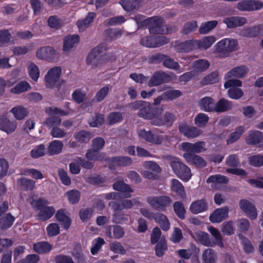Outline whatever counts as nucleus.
Instances as JSON below:
<instances>
[{"label": "nucleus", "instance_id": "nucleus-61", "mask_svg": "<svg viewBox=\"0 0 263 263\" xmlns=\"http://www.w3.org/2000/svg\"><path fill=\"white\" fill-rule=\"evenodd\" d=\"M62 122V119L57 116H51L47 118L44 121V124L48 127H54L59 126Z\"/></svg>", "mask_w": 263, "mask_h": 263}, {"label": "nucleus", "instance_id": "nucleus-43", "mask_svg": "<svg viewBox=\"0 0 263 263\" xmlns=\"http://www.w3.org/2000/svg\"><path fill=\"white\" fill-rule=\"evenodd\" d=\"M30 88L31 86L26 81H21L12 88L10 91L12 93L20 94L27 91Z\"/></svg>", "mask_w": 263, "mask_h": 263}, {"label": "nucleus", "instance_id": "nucleus-51", "mask_svg": "<svg viewBox=\"0 0 263 263\" xmlns=\"http://www.w3.org/2000/svg\"><path fill=\"white\" fill-rule=\"evenodd\" d=\"M222 233L226 235H231L234 233L233 222L232 221L224 222L221 227Z\"/></svg>", "mask_w": 263, "mask_h": 263}, {"label": "nucleus", "instance_id": "nucleus-37", "mask_svg": "<svg viewBox=\"0 0 263 263\" xmlns=\"http://www.w3.org/2000/svg\"><path fill=\"white\" fill-rule=\"evenodd\" d=\"M55 212V210L52 206H46L40 210L38 214L39 219L41 221H45L52 217Z\"/></svg>", "mask_w": 263, "mask_h": 263}, {"label": "nucleus", "instance_id": "nucleus-10", "mask_svg": "<svg viewBox=\"0 0 263 263\" xmlns=\"http://www.w3.org/2000/svg\"><path fill=\"white\" fill-rule=\"evenodd\" d=\"M61 74V68L54 67L51 68L45 76V81L48 87H52L58 81Z\"/></svg>", "mask_w": 263, "mask_h": 263}, {"label": "nucleus", "instance_id": "nucleus-39", "mask_svg": "<svg viewBox=\"0 0 263 263\" xmlns=\"http://www.w3.org/2000/svg\"><path fill=\"white\" fill-rule=\"evenodd\" d=\"M122 30L118 28H108L105 31L106 40L109 41L116 40L122 34Z\"/></svg>", "mask_w": 263, "mask_h": 263}, {"label": "nucleus", "instance_id": "nucleus-58", "mask_svg": "<svg viewBox=\"0 0 263 263\" xmlns=\"http://www.w3.org/2000/svg\"><path fill=\"white\" fill-rule=\"evenodd\" d=\"M10 111L17 120H22L27 116V111L26 109L21 107H13Z\"/></svg>", "mask_w": 263, "mask_h": 263}, {"label": "nucleus", "instance_id": "nucleus-4", "mask_svg": "<svg viewBox=\"0 0 263 263\" xmlns=\"http://www.w3.org/2000/svg\"><path fill=\"white\" fill-rule=\"evenodd\" d=\"M238 33L239 36L247 38L263 35V23L251 26H246L240 29Z\"/></svg>", "mask_w": 263, "mask_h": 263}, {"label": "nucleus", "instance_id": "nucleus-46", "mask_svg": "<svg viewBox=\"0 0 263 263\" xmlns=\"http://www.w3.org/2000/svg\"><path fill=\"white\" fill-rule=\"evenodd\" d=\"M219 81L218 73L217 71H213L205 77L201 81L203 85L213 84Z\"/></svg>", "mask_w": 263, "mask_h": 263}, {"label": "nucleus", "instance_id": "nucleus-26", "mask_svg": "<svg viewBox=\"0 0 263 263\" xmlns=\"http://www.w3.org/2000/svg\"><path fill=\"white\" fill-rule=\"evenodd\" d=\"M156 222L158 223L160 228L165 231H167L170 229V222L166 215L160 212L155 213V215L153 218Z\"/></svg>", "mask_w": 263, "mask_h": 263}, {"label": "nucleus", "instance_id": "nucleus-49", "mask_svg": "<svg viewBox=\"0 0 263 263\" xmlns=\"http://www.w3.org/2000/svg\"><path fill=\"white\" fill-rule=\"evenodd\" d=\"M113 162L121 166L130 165L133 163L132 159L127 156L115 157L113 158Z\"/></svg>", "mask_w": 263, "mask_h": 263}, {"label": "nucleus", "instance_id": "nucleus-1", "mask_svg": "<svg viewBox=\"0 0 263 263\" xmlns=\"http://www.w3.org/2000/svg\"><path fill=\"white\" fill-rule=\"evenodd\" d=\"M238 49V42L237 40L226 38L218 42L214 47V52L221 58L230 55L232 52Z\"/></svg>", "mask_w": 263, "mask_h": 263}, {"label": "nucleus", "instance_id": "nucleus-40", "mask_svg": "<svg viewBox=\"0 0 263 263\" xmlns=\"http://www.w3.org/2000/svg\"><path fill=\"white\" fill-rule=\"evenodd\" d=\"M218 24L216 20L208 21L201 24L199 28V32L200 34H206L214 29Z\"/></svg>", "mask_w": 263, "mask_h": 263}, {"label": "nucleus", "instance_id": "nucleus-48", "mask_svg": "<svg viewBox=\"0 0 263 263\" xmlns=\"http://www.w3.org/2000/svg\"><path fill=\"white\" fill-rule=\"evenodd\" d=\"M112 187L115 190L121 192L131 193L133 192L130 186L126 184L123 181L116 182L113 184Z\"/></svg>", "mask_w": 263, "mask_h": 263}, {"label": "nucleus", "instance_id": "nucleus-42", "mask_svg": "<svg viewBox=\"0 0 263 263\" xmlns=\"http://www.w3.org/2000/svg\"><path fill=\"white\" fill-rule=\"evenodd\" d=\"M244 131L245 128L243 126H239L237 127L235 132L232 133L230 135L229 138L227 140V144H232L238 140L242 136Z\"/></svg>", "mask_w": 263, "mask_h": 263}, {"label": "nucleus", "instance_id": "nucleus-20", "mask_svg": "<svg viewBox=\"0 0 263 263\" xmlns=\"http://www.w3.org/2000/svg\"><path fill=\"white\" fill-rule=\"evenodd\" d=\"M208 209V204L204 199L193 201L190 207V211L195 214L206 211Z\"/></svg>", "mask_w": 263, "mask_h": 263}, {"label": "nucleus", "instance_id": "nucleus-16", "mask_svg": "<svg viewBox=\"0 0 263 263\" xmlns=\"http://www.w3.org/2000/svg\"><path fill=\"white\" fill-rule=\"evenodd\" d=\"M63 41V51L68 52L77 46L80 41V36L77 34L68 35L64 37Z\"/></svg>", "mask_w": 263, "mask_h": 263}, {"label": "nucleus", "instance_id": "nucleus-47", "mask_svg": "<svg viewBox=\"0 0 263 263\" xmlns=\"http://www.w3.org/2000/svg\"><path fill=\"white\" fill-rule=\"evenodd\" d=\"M198 28L197 22L193 20L186 23L181 30V33L183 34H187L196 30Z\"/></svg>", "mask_w": 263, "mask_h": 263}, {"label": "nucleus", "instance_id": "nucleus-60", "mask_svg": "<svg viewBox=\"0 0 263 263\" xmlns=\"http://www.w3.org/2000/svg\"><path fill=\"white\" fill-rule=\"evenodd\" d=\"M50 134L54 138L62 139L67 136V133L59 126H55L50 130Z\"/></svg>", "mask_w": 263, "mask_h": 263}, {"label": "nucleus", "instance_id": "nucleus-9", "mask_svg": "<svg viewBox=\"0 0 263 263\" xmlns=\"http://www.w3.org/2000/svg\"><path fill=\"white\" fill-rule=\"evenodd\" d=\"M103 49L102 46H97L94 48L88 54L87 59V64L91 66L92 68H95L101 63V55Z\"/></svg>", "mask_w": 263, "mask_h": 263}, {"label": "nucleus", "instance_id": "nucleus-33", "mask_svg": "<svg viewBox=\"0 0 263 263\" xmlns=\"http://www.w3.org/2000/svg\"><path fill=\"white\" fill-rule=\"evenodd\" d=\"M52 245L47 241H41L33 245L34 251L39 254L48 253L52 249Z\"/></svg>", "mask_w": 263, "mask_h": 263}, {"label": "nucleus", "instance_id": "nucleus-29", "mask_svg": "<svg viewBox=\"0 0 263 263\" xmlns=\"http://www.w3.org/2000/svg\"><path fill=\"white\" fill-rule=\"evenodd\" d=\"M171 190L172 192H175L181 199H184L186 197L184 187L177 179H173L172 180Z\"/></svg>", "mask_w": 263, "mask_h": 263}, {"label": "nucleus", "instance_id": "nucleus-62", "mask_svg": "<svg viewBox=\"0 0 263 263\" xmlns=\"http://www.w3.org/2000/svg\"><path fill=\"white\" fill-rule=\"evenodd\" d=\"M163 65L169 69L178 70L180 68V65L178 62H175L173 59L166 55L164 60L163 62Z\"/></svg>", "mask_w": 263, "mask_h": 263}, {"label": "nucleus", "instance_id": "nucleus-21", "mask_svg": "<svg viewBox=\"0 0 263 263\" xmlns=\"http://www.w3.org/2000/svg\"><path fill=\"white\" fill-rule=\"evenodd\" d=\"M248 72V68L245 66H241L235 67L230 70L225 75V79H229L233 78H243Z\"/></svg>", "mask_w": 263, "mask_h": 263}, {"label": "nucleus", "instance_id": "nucleus-34", "mask_svg": "<svg viewBox=\"0 0 263 263\" xmlns=\"http://www.w3.org/2000/svg\"><path fill=\"white\" fill-rule=\"evenodd\" d=\"M63 147V143L59 140H53L51 142L48 147V153L50 155H57L60 153Z\"/></svg>", "mask_w": 263, "mask_h": 263}, {"label": "nucleus", "instance_id": "nucleus-31", "mask_svg": "<svg viewBox=\"0 0 263 263\" xmlns=\"http://www.w3.org/2000/svg\"><path fill=\"white\" fill-rule=\"evenodd\" d=\"M85 157L90 161H102L105 159V154L91 147L87 151Z\"/></svg>", "mask_w": 263, "mask_h": 263}, {"label": "nucleus", "instance_id": "nucleus-8", "mask_svg": "<svg viewBox=\"0 0 263 263\" xmlns=\"http://www.w3.org/2000/svg\"><path fill=\"white\" fill-rule=\"evenodd\" d=\"M170 80V76L166 72L162 71H157L154 73L149 80L148 85L149 87H155L168 82Z\"/></svg>", "mask_w": 263, "mask_h": 263}, {"label": "nucleus", "instance_id": "nucleus-41", "mask_svg": "<svg viewBox=\"0 0 263 263\" xmlns=\"http://www.w3.org/2000/svg\"><path fill=\"white\" fill-rule=\"evenodd\" d=\"M209 231L215 238V241H214L215 246L218 245L220 248H223L224 244L222 241V236L219 230L215 228L210 227L209 228Z\"/></svg>", "mask_w": 263, "mask_h": 263}, {"label": "nucleus", "instance_id": "nucleus-38", "mask_svg": "<svg viewBox=\"0 0 263 263\" xmlns=\"http://www.w3.org/2000/svg\"><path fill=\"white\" fill-rule=\"evenodd\" d=\"M139 0H121L119 4L126 11H131L139 7Z\"/></svg>", "mask_w": 263, "mask_h": 263}, {"label": "nucleus", "instance_id": "nucleus-30", "mask_svg": "<svg viewBox=\"0 0 263 263\" xmlns=\"http://www.w3.org/2000/svg\"><path fill=\"white\" fill-rule=\"evenodd\" d=\"M55 216L65 229H68L69 228L71 221L69 217L65 214L63 209L58 211Z\"/></svg>", "mask_w": 263, "mask_h": 263}, {"label": "nucleus", "instance_id": "nucleus-54", "mask_svg": "<svg viewBox=\"0 0 263 263\" xmlns=\"http://www.w3.org/2000/svg\"><path fill=\"white\" fill-rule=\"evenodd\" d=\"M143 166L145 170L152 171L153 172L159 174L162 170L159 165L155 162L152 161H145L143 164Z\"/></svg>", "mask_w": 263, "mask_h": 263}, {"label": "nucleus", "instance_id": "nucleus-55", "mask_svg": "<svg viewBox=\"0 0 263 263\" xmlns=\"http://www.w3.org/2000/svg\"><path fill=\"white\" fill-rule=\"evenodd\" d=\"M128 221L127 215L123 212H115L112 215V221L117 224H122Z\"/></svg>", "mask_w": 263, "mask_h": 263}, {"label": "nucleus", "instance_id": "nucleus-15", "mask_svg": "<svg viewBox=\"0 0 263 263\" xmlns=\"http://www.w3.org/2000/svg\"><path fill=\"white\" fill-rule=\"evenodd\" d=\"M105 234L110 238L118 239L125 234L123 228L119 225L109 226L106 228Z\"/></svg>", "mask_w": 263, "mask_h": 263}, {"label": "nucleus", "instance_id": "nucleus-32", "mask_svg": "<svg viewBox=\"0 0 263 263\" xmlns=\"http://www.w3.org/2000/svg\"><path fill=\"white\" fill-rule=\"evenodd\" d=\"M215 41L216 39L214 36H206L200 40H195L196 47L199 48L206 49Z\"/></svg>", "mask_w": 263, "mask_h": 263}, {"label": "nucleus", "instance_id": "nucleus-64", "mask_svg": "<svg viewBox=\"0 0 263 263\" xmlns=\"http://www.w3.org/2000/svg\"><path fill=\"white\" fill-rule=\"evenodd\" d=\"M249 164L254 167H260L263 165V155H253L249 158Z\"/></svg>", "mask_w": 263, "mask_h": 263}, {"label": "nucleus", "instance_id": "nucleus-59", "mask_svg": "<svg viewBox=\"0 0 263 263\" xmlns=\"http://www.w3.org/2000/svg\"><path fill=\"white\" fill-rule=\"evenodd\" d=\"M209 119L208 115L203 113H200L195 117L194 121L196 125L199 127H202L208 123Z\"/></svg>", "mask_w": 263, "mask_h": 263}, {"label": "nucleus", "instance_id": "nucleus-52", "mask_svg": "<svg viewBox=\"0 0 263 263\" xmlns=\"http://www.w3.org/2000/svg\"><path fill=\"white\" fill-rule=\"evenodd\" d=\"M194 68L197 72H201L206 70L210 66L208 61L204 59H200L194 62Z\"/></svg>", "mask_w": 263, "mask_h": 263}, {"label": "nucleus", "instance_id": "nucleus-23", "mask_svg": "<svg viewBox=\"0 0 263 263\" xmlns=\"http://www.w3.org/2000/svg\"><path fill=\"white\" fill-rule=\"evenodd\" d=\"M194 238L202 245L208 247H215V243L210 238V235L205 232L199 231L195 233Z\"/></svg>", "mask_w": 263, "mask_h": 263}, {"label": "nucleus", "instance_id": "nucleus-19", "mask_svg": "<svg viewBox=\"0 0 263 263\" xmlns=\"http://www.w3.org/2000/svg\"><path fill=\"white\" fill-rule=\"evenodd\" d=\"M36 54L37 57L40 59L50 61L55 57L56 51L51 47H44L39 49L36 51Z\"/></svg>", "mask_w": 263, "mask_h": 263}, {"label": "nucleus", "instance_id": "nucleus-13", "mask_svg": "<svg viewBox=\"0 0 263 263\" xmlns=\"http://www.w3.org/2000/svg\"><path fill=\"white\" fill-rule=\"evenodd\" d=\"M139 135L146 141L154 144H160L163 140L162 136L154 135L151 130L141 129L139 132Z\"/></svg>", "mask_w": 263, "mask_h": 263}, {"label": "nucleus", "instance_id": "nucleus-36", "mask_svg": "<svg viewBox=\"0 0 263 263\" xmlns=\"http://www.w3.org/2000/svg\"><path fill=\"white\" fill-rule=\"evenodd\" d=\"M263 138L262 133L257 130L252 131L250 133L246 139L247 143L250 144H256L259 143Z\"/></svg>", "mask_w": 263, "mask_h": 263}, {"label": "nucleus", "instance_id": "nucleus-50", "mask_svg": "<svg viewBox=\"0 0 263 263\" xmlns=\"http://www.w3.org/2000/svg\"><path fill=\"white\" fill-rule=\"evenodd\" d=\"M182 92L179 90L171 89L163 93L165 101H172L180 97Z\"/></svg>", "mask_w": 263, "mask_h": 263}, {"label": "nucleus", "instance_id": "nucleus-24", "mask_svg": "<svg viewBox=\"0 0 263 263\" xmlns=\"http://www.w3.org/2000/svg\"><path fill=\"white\" fill-rule=\"evenodd\" d=\"M201 259L202 263H217V253L211 248L206 249L202 253Z\"/></svg>", "mask_w": 263, "mask_h": 263}, {"label": "nucleus", "instance_id": "nucleus-2", "mask_svg": "<svg viewBox=\"0 0 263 263\" xmlns=\"http://www.w3.org/2000/svg\"><path fill=\"white\" fill-rule=\"evenodd\" d=\"M166 159L170 160V164L174 173L183 181H187L192 177L190 168L179 161L176 158L166 156Z\"/></svg>", "mask_w": 263, "mask_h": 263}, {"label": "nucleus", "instance_id": "nucleus-63", "mask_svg": "<svg viewBox=\"0 0 263 263\" xmlns=\"http://www.w3.org/2000/svg\"><path fill=\"white\" fill-rule=\"evenodd\" d=\"M228 96L233 99L238 100L243 95L242 90L238 87H232L228 90Z\"/></svg>", "mask_w": 263, "mask_h": 263}, {"label": "nucleus", "instance_id": "nucleus-17", "mask_svg": "<svg viewBox=\"0 0 263 263\" xmlns=\"http://www.w3.org/2000/svg\"><path fill=\"white\" fill-rule=\"evenodd\" d=\"M183 157L186 161L191 164L195 165L198 167L202 168L206 165V162L201 156L189 153H184Z\"/></svg>", "mask_w": 263, "mask_h": 263}, {"label": "nucleus", "instance_id": "nucleus-56", "mask_svg": "<svg viewBox=\"0 0 263 263\" xmlns=\"http://www.w3.org/2000/svg\"><path fill=\"white\" fill-rule=\"evenodd\" d=\"M11 34L8 29L0 30V46H4L10 42Z\"/></svg>", "mask_w": 263, "mask_h": 263}, {"label": "nucleus", "instance_id": "nucleus-45", "mask_svg": "<svg viewBox=\"0 0 263 263\" xmlns=\"http://www.w3.org/2000/svg\"><path fill=\"white\" fill-rule=\"evenodd\" d=\"M173 208L176 215L181 219H184L186 210L183 204L180 201H176L173 204Z\"/></svg>", "mask_w": 263, "mask_h": 263}, {"label": "nucleus", "instance_id": "nucleus-7", "mask_svg": "<svg viewBox=\"0 0 263 263\" xmlns=\"http://www.w3.org/2000/svg\"><path fill=\"white\" fill-rule=\"evenodd\" d=\"M240 209L251 219H255L257 216V209L255 205L249 200L243 199L239 202Z\"/></svg>", "mask_w": 263, "mask_h": 263}, {"label": "nucleus", "instance_id": "nucleus-28", "mask_svg": "<svg viewBox=\"0 0 263 263\" xmlns=\"http://www.w3.org/2000/svg\"><path fill=\"white\" fill-rule=\"evenodd\" d=\"M73 137L77 142L80 143H86L93 137V135L89 131L81 130L76 132Z\"/></svg>", "mask_w": 263, "mask_h": 263}, {"label": "nucleus", "instance_id": "nucleus-12", "mask_svg": "<svg viewBox=\"0 0 263 263\" xmlns=\"http://www.w3.org/2000/svg\"><path fill=\"white\" fill-rule=\"evenodd\" d=\"M175 115L169 111H166L162 116L159 119H155L153 121H151V124L155 126L166 125L171 126L173 125L175 120Z\"/></svg>", "mask_w": 263, "mask_h": 263}, {"label": "nucleus", "instance_id": "nucleus-11", "mask_svg": "<svg viewBox=\"0 0 263 263\" xmlns=\"http://www.w3.org/2000/svg\"><path fill=\"white\" fill-rule=\"evenodd\" d=\"M179 129L181 133L189 138H195L202 133L201 130L198 128L190 126L186 123L179 125Z\"/></svg>", "mask_w": 263, "mask_h": 263}, {"label": "nucleus", "instance_id": "nucleus-53", "mask_svg": "<svg viewBox=\"0 0 263 263\" xmlns=\"http://www.w3.org/2000/svg\"><path fill=\"white\" fill-rule=\"evenodd\" d=\"M69 202L71 204L78 203L80 198V193L78 190H71L65 194Z\"/></svg>", "mask_w": 263, "mask_h": 263}, {"label": "nucleus", "instance_id": "nucleus-14", "mask_svg": "<svg viewBox=\"0 0 263 263\" xmlns=\"http://www.w3.org/2000/svg\"><path fill=\"white\" fill-rule=\"evenodd\" d=\"M229 208L224 206L215 210L210 215V220L213 223H219L228 217Z\"/></svg>", "mask_w": 263, "mask_h": 263}, {"label": "nucleus", "instance_id": "nucleus-3", "mask_svg": "<svg viewBox=\"0 0 263 263\" xmlns=\"http://www.w3.org/2000/svg\"><path fill=\"white\" fill-rule=\"evenodd\" d=\"M147 203L154 210L164 212L172 204V199L166 195L149 196L146 199Z\"/></svg>", "mask_w": 263, "mask_h": 263}, {"label": "nucleus", "instance_id": "nucleus-18", "mask_svg": "<svg viewBox=\"0 0 263 263\" xmlns=\"http://www.w3.org/2000/svg\"><path fill=\"white\" fill-rule=\"evenodd\" d=\"M17 123L15 121L3 117L0 119V129L6 132L7 134L13 133L16 129Z\"/></svg>", "mask_w": 263, "mask_h": 263}, {"label": "nucleus", "instance_id": "nucleus-22", "mask_svg": "<svg viewBox=\"0 0 263 263\" xmlns=\"http://www.w3.org/2000/svg\"><path fill=\"white\" fill-rule=\"evenodd\" d=\"M195 40H188L183 42H176L175 50L179 52H188L196 48Z\"/></svg>", "mask_w": 263, "mask_h": 263}, {"label": "nucleus", "instance_id": "nucleus-6", "mask_svg": "<svg viewBox=\"0 0 263 263\" xmlns=\"http://www.w3.org/2000/svg\"><path fill=\"white\" fill-rule=\"evenodd\" d=\"M237 8L241 11H257L263 7V2L259 1H242L237 4Z\"/></svg>", "mask_w": 263, "mask_h": 263}, {"label": "nucleus", "instance_id": "nucleus-5", "mask_svg": "<svg viewBox=\"0 0 263 263\" xmlns=\"http://www.w3.org/2000/svg\"><path fill=\"white\" fill-rule=\"evenodd\" d=\"M144 23L146 24V27H148L151 34H162V32H164L163 20L160 17L154 16L148 18Z\"/></svg>", "mask_w": 263, "mask_h": 263}, {"label": "nucleus", "instance_id": "nucleus-44", "mask_svg": "<svg viewBox=\"0 0 263 263\" xmlns=\"http://www.w3.org/2000/svg\"><path fill=\"white\" fill-rule=\"evenodd\" d=\"M21 187L24 190L32 191L35 185V182L32 180L26 178H22L18 180Z\"/></svg>", "mask_w": 263, "mask_h": 263}, {"label": "nucleus", "instance_id": "nucleus-25", "mask_svg": "<svg viewBox=\"0 0 263 263\" xmlns=\"http://www.w3.org/2000/svg\"><path fill=\"white\" fill-rule=\"evenodd\" d=\"M215 105L213 99L210 97H204L199 102V106L201 110L206 112L214 111Z\"/></svg>", "mask_w": 263, "mask_h": 263}, {"label": "nucleus", "instance_id": "nucleus-27", "mask_svg": "<svg viewBox=\"0 0 263 263\" xmlns=\"http://www.w3.org/2000/svg\"><path fill=\"white\" fill-rule=\"evenodd\" d=\"M232 107V102L224 98H222L215 104L214 111L223 112L231 110Z\"/></svg>", "mask_w": 263, "mask_h": 263}, {"label": "nucleus", "instance_id": "nucleus-35", "mask_svg": "<svg viewBox=\"0 0 263 263\" xmlns=\"http://www.w3.org/2000/svg\"><path fill=\"white\" fill-rule=\"evenodd\" d=\"M15 218L10 214L7 213L0 218V229L6 230L13 224Z\"/></svg>", "mask_w": 263, "mask_h": 263}, {"label": "nucleus", "instance_id": "nucleus-57", "mask_svg": "<svg viewBox=\"0 0 263 263\" xmlns=\"http://www.w3.org/2000/svg\"><path fill=\"white\" fill-rule=\"evenodd\" d=\"M164 109V106L163 105L156 107H152L151 106L148 119L153 121L155 119H159V117L163 113Z\"/></svg>", "mask_w": 263, "mask_h": 263}]
</instances>
